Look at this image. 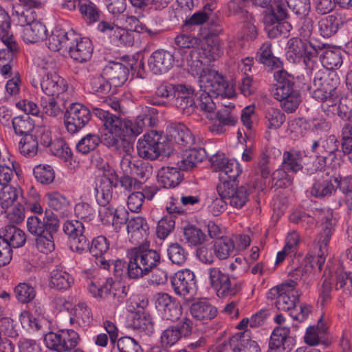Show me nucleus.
Instances as JSON below:
<instances>
[{
    "mask_svg": "<svg viewBox=\"0 0 352 352\" xmlns=\"http://www.w3.org/2000/svg\"><path fill=\"white\" fill-rule=\"evenodd\" d=\"M315 215L321 222L322 230L318 237L319 252L326 253L331 235L336 224V219L333 216V212L329 208L317 210Z\"/></svg>",
    "mask_w": 352,
    "mask_h": 352,
    "instance_id": "4468645a",
    "label": "nucleus"
},
{
    "mask_svg": "<svg viewBox=\"0 0 352 352\" xmlns=\"http://www.w3.org/2000/svg\"><path fill=\"white\" fill-rule=\"evenodd\" d=\"M265 119L270 129L280 128L285 120V114L278 109L269 107L265 110Z\"/></svg>",
    "mask_w": 352,
    "mask_h": 352,
    "instance_id": "e2e57ef3",
    "label": "nucleus"
},
{
    "mask_svg": "<svg viewBox=\"0 0 352 352\" xmlns=\"http://www.w3.org/2000/svg\"><path fill=\"white\" fill-rule=\"evenodd\" d=\"M33 172L36 179L43 184H51L55 177L54 170L50 165H38Z\"/></svg>",
    "mask_w": 352,
    "mask_h": 352,
    "instance_id": "338daca9",
    "label": "nucleus"
},
{
    "mask_svg": "<svg viewBox=\"0 0 352 352\" xmlns=\"http://www.w3.org/2000/svg\"><path fill=\"white\" fill-rule=\"evenodd\" d=\"M302 155L300 151L292 150L283 153L282 166L296 173L302 168Z\"/></svg>",
    "mask_w": 352,
    "mask_h": 352,
    "instance_id": "de8ad7c7",
    "label": "nucleus"
},
{
    "mask_svg": "<svg viewBox=\"0 0 352 352\" xmlns=\"http://www.w3.org/2000/svg\"><path fill=\"white\" fill-rule=\"evenodd\" d=\"M200 88L217 96L230 97V87L224 77L217 71L206 69L199 76Z\"/></svg>",
    "mask_w": 352,
    "mask_h": 352,
    "instance_id": "f8f14e48",
    "label": "nucleus"
},
{
    "mask_svg": "<svg viewBox=\"0 0 352 352\" xmlns=\"http://www.w3.org/2000/svg\"><path fill=\"white\" fill-rule=\"evenodd\" d=\"M14 294L16 300L22 303L32 302L36 296L35 289L30 284L21 283L14 288Z\"/></svg>",
    "mask_w": 352,
    "mask_h": 352,
    "instance_id": "5fc2aeb1",
    "label": "nucleus"
},
{
    "mask_svg": "<svg viewBox=\"0 0 352 352\" xmlns=\"http://www.w3.org/2000/svg\"><path fill=\"white\" fill-rule=\"evenodd\" d=\"M286 56L287 60L292 63L299 62L301 58L310 60L318 55V48L311 42L309 45L298 37H293L288 40L287 43Z\"/></svg>",
    "mask_w": 352,
    "mask_h": 352,
    "instance_id": "ddd939ff",
    "label": "nucleus"
},
{
    "mask_svg": "<svg viewBox=\"0 0 352 352\" xmlns=\"http://www.w3.org/2000/svg\"><path fill=\"white\" fill-rule=\"evenodd\" d=\"M79 12L87 23L91 24L100 19V11L99 8L89 0H82Z\"/></svg>",
    "mask_w": 352,
    "mask_h": 352,
    "instance_id": "09e8293b",
    "label": "nucleus"
},
{
    "mask_svg": "<svg viewBox=\"0 0 352 352\" xmlns=\"http://www.w3.org/2000/svg\"><path fill=\"white\" fill-rule=\"evenodd\" d=\"M57 231L58 230H54V231L47 230L43 234L36 236V245L40 252L47 254L54 250L55 244L53 234Z\"/></svg>",
    "mask_w": 352,
    "mask_h": 352,
    "instance_id": "4d7b16f0",
    "label": "nucleus"
},
{
    "mask_svg": "<svg viewBox=\"0 0 352 352\" xmlns=\"http://www.w3.org/2000/svg\"><path fill=\"white\" fill-rule=\"evenodd\" d=\"M170 136L175 143L186 147L200 146L201 140L196 138L185 125L178 123L173 124L168 127Z\"/></svg>",
    "mask_w": 352,
    "mask_h": 352,
    "instance_id": "bb28decb",
    "label": "nucleus"
},
{
    "mask_svg": "<svg viewBox=\"0 0 352 352\" xmlns=\"http://www.w3.org/2000/svg\"><path fill=\"white\" fill-rule=\"evenodd\" d=\"M274 78L276 82L273 92L274 98L280 102L285 111H295L301 102V97L299 91L294 87V78L284 69L275 72Z\"/></svg>",
    "mask_w": 352,
    "mask_h": 352,
    "instance_id": "7ed1b4c3",
    "label": "nucleus"
},
{
    "mask_svg": "<svg viewBox=\"0 0 352 352\" xmlns=\"http://www.w3.org/2000/svg\"><path fill=\"white\" fill-rule=\"evenodd\" d=\"M73 283L71 276L65 271L56 269L52 271L50 287L57 290H66Z\"/></svg>",
    "mask_w": 352,
    "mask_h": 352,
    "instance_id": "a18cd8bd",
    "label": "nucleus"
},
{
    "mask_svg": "<svg viewBox=\"0 0 352 352\" xmlns=\"http://www.w3.org/2000/svg\"><path fill=\"white\" fill-rule=\"evenodd\" d=\"M340 142L335 135H329L320 141V153H322L331 160L337 158L339 152Z\"/></svg>",
    "mask_w": 352,
    "mask_h": 352,
    "instance_id": "6e6d98bb",
    "label": "nucleus"
},
{
    "mask_svg": "<svg viewBox=\"0 0 352 352\" xmlns=\"http://www.w3.org/2000/svg\"><path fill=\"white\" fill-rule=\"evenodd\" d=\"M258 61L272 68H280L282 63L279 58L273 55L272 50V43L269 41L265 42L258 49L257 52Z\"/></svg>",
    "mask_w": 352,
    "mask_h": 352,
    "instance_id": "ea45409f",
    "label": "nucleus"
},
{
    "mask_svg": "<svg viewBox=\"0 0 352 352\" xmlns=\"http://www.w3.org/2000/svg\"><path fill=\"white\" fill-rule=\"evenodd\" d=\"M131 326L133 329L140 333H144L147 336L151 335L154 331V325L151 316L144 314L135 313L133 316Z\"/></svg>",
    "mask_w": 352,
    "mask_h": 352,
    "instance_id": "49530a36",
    "label": "nucleus"
},
{
    "mask_svg": "<svg viewBox=\"0 0 352 352\" xmlns=\"http://www.w3.org/2000/svg\"><path fill=\"white\" fill-rule=\"evenodd\" d=\"M0 39L6 47L0 49V72L6 76L10 73L13 59L19 52V46L12 33L2 34Z\"/></svg>",
    "mask_w": 352,
    "mask_h": 352,
    "instance_id": "f3484780",
    "label": "nucleus"
},
{
    "mask_svg": "<svg viewBox=\"0 0 352 352\" xmlns=\"http://www.w3.org/2000/svg\"><path fill=\"white\" fill-rule=\"evenodd\" d=\"M127 232L133 243H140L148 235V226L142 217H132L127 221Z\"/></svg>",
    "mask_w": 352,
    "mask_h": 352,
    "instance_id": "c756f323",
    "label": "nucleus"
},
{
    "mask_svg": "<svg viewBox=\"0 0 352 352\" xmlns=\"http://www.w3.org/2000/svg\"><path fill=\"white\" fill-rule=\"evenodd\" d=\"M296 285L295 281L291 280L270 290V294L277 295L275 305L278 309L292 312L296 308L300 296L299 291L295 288Z\"/></svg>",
    "mask_w": 352,
    "mask_h": 352,
    "instance_id": "1a4fd4ad",
    "label": "nucleus"
},
{
    "mask_svg": "<svg viewBox=\"0 0 352 352\" xmlns=\"http://www.w3.org/2000/svg\"><path fill=\"white\" fill-rule=\"evenodd\" d=\"M177 85L169 83H163L157 87L155 94L145 97L148 104L155 106H167L166 100L172 96L175 97Z\"/></svg>",
    "mask_w": 352,
    "mask_h": 352,
    "instance_id": "72a5a7b5",
    "label": "nucleus"
},
{
    "mask_svg": "<svg viewBox=\"0 0 352 352\" xmlns=\"http://www.w3.org/2000/svg\"><path fill=\"white\" fill-rule=\"evenodd\" d=\"M252 341L250 332L244 331L232 336L225 346L230 352H246L248 351L249 342Z\"/></svg>",
    "mask_w": 352,
    "mask_h": 352,
    "instance_id": "4c0bfd02",
    "label": "nucleus"
},
{
    "mask_svg": "<svg viewBox=\"0 0 352 352\" xmlns=\"http://www.w3.org/2000/svg\"><path fill=\"white\" fill-rule=\"evenodd\" d=\"M171 285L176 294L185 296L196 289L195 275L187 269L178 271L171 278Z\"/></svg>",
    "mask_w": 352,
    "mask_h": 352,
    "instance_id": "5701e85b",
    "label": "nucleus"
},
{
    "mask_svg": "<svg viewBox=\"0 0 352 352\" xmlns=\"http://www.w3.org/2000/svg\"><path fill=\"white\" fill-rule=\"evenodd\" d=\"M128 74L129 69L122 63L117 62L109 63L103 70L104 78L116 87L126 82Z\"/></svg>",
    "mask_w": 352,
    "mask_h": 352,
    "instance_id": "c85d7f7f",
    "label": "nucleus"
},
{
    "mask_svg": "<svg viewBox=\"0 0 352 352\" xmlns=\"http://www.w3.org/2000/svg\"><path fill=\"white\" fill-rule=\"evenodd\" d=\"M73 33V30L65 32L63 30H56L50 35L46 45L52 51L58 52L63 50V52H67V49L71 43L70 41H74L72 37Z\"/></svg>",
    "mask_w": 352,
    "mask_h": 352,
    "instance_id": "473e14b6",
    "label": "nucleus"
},
{
    "mask_svg": "<svg viewBox=\"0 0 352 352\" xmlns=\"http://www.w3.org/2000/svg\"><path fill=\"white\" fill-rule=\"evenodd\" d=\"M316 47L318 53L319 51H322L320 59L322 65L327 69L326 70L334 71L342 65V56L340 48L329 46L327 47L324 44L316 45Z\"/></svg>",
    "mask_w": 352,
    "mask_h": 352,
    "instance_id": "cd10ccee",
    "label": "nucleus"
},
{
    "mask_svg": "<svg viewBox=\"0 0 352 352\" xmlns=\"http://www.w3.org/2000/svg\"><path fill=\"white\" fill-rule=\"evenodd\" d=\"M290 330L288 327H276L270 337L269 347L271 350L285 352L286 342Z\"/></svg>",
    "mask_w": 352,
    "mask_h": 352,
    "instance_id": "79ce46f5",
    "label": "nucleus"
},
{
    "mask_svg": "<svg viewBox=\"0 0 352 352\" xmlns=\"http://www.w3.org/2000/svg\"><path fill=\"white\" fill-rule=\"evenodd\" d=\"M38 141L32 135L24 136L19 142L20 153L26 157H34L38 151Z\"/></svg>",
    "mask_w": 352,
    "mask_h": 352,
    "instance_id": "052dcab7",
    "label": "nucleus"
},
{
    "mask_svg": "<svg viewBox=\"0 0 352 352\" xmlns=\"http://www.w3.org/2000/svg\"><path fill=\"white\" fill-rule=\"evenodd\" d=\"M175 63V57L169 51L157 50L150 56L148 63L150 70L155 74L168 72Z\"/></svg>",
    "mask_w": 352,
    "mask_h": 352,
    "instance_id": "393cba45",
    "label": "nucleus"
},
{
    "mask_svg": "<svg viewBox=\"0 0 352 352\" xmlns=\"http://www.w3.org/2000/svg\"><path fill=\"white\" fill-rule=\"evenodd\" d=\"M47 32L45 25L43 23L36 21L23 28L22 37L25 43H34L45 38Z\"/></svg>",
    "mask_w": 352,
    "mask_h": 352,
    "instance_id": "c9c22d12",
    "label": "nucleus"
},
{
    "mask_svg": "<svg viewBox=\"0 0 352 352\" xmlns=\"http://www.w3.org/2000/svg\"><path fill=\"white\" fill-rule=\"evenodd\" d=\"M177 167L162 168L159 172L158 182L164 188H170L177 186L182 181V177Z\"/></svg>",
    "mask_w": 352,
    "mask_h": 352,
    "instance_id": "58836bf2",
    "label": "nucleus"
},
{
    "mask_svg": "<svg viewBox=\"0 0 352 352\" xmlns=\"http://www.w3.org/2000/svg\"><path fill=\"white\" fill-rule=\"evenodd\" d=\"M52 153L65 162H70L72 160V152L68 144L63 139L55 140L50 146Z\"/></svg>",
    "mask_w": 352,
    "mask_h": 352,
    "instance_id": "bf43d9fd",
    "label": "nucleus"
},
{
    "mask_svg": "<svg viewBox=\"0 0 352 352\" xmlns=\"http://www.w3.org/2000/svg\"><path fill=\"white\" fill-rule=\"evenodd\" d=\"M195 89L191 86L177 85L173 101L174 106L183 114L189 116L195 111Z\"/></svg>",
    "mask_w": 352,
    "mask_h": 352,
    "instance_id": "b1692460",
    "label": "nucleus"
},
{
    "mask_svg": "<svg viewBox=\"0 0 352 352\" xmlns=\"http://www.w3.org/2000/svg\"><path fill=\"white\" fill-rule=\"evenodd\" d=\"M155 307L166 320L175 321L179 319L182 314L180 303L166 293L156 294Z\"/></svg>",
    "mask_w": 352,
    "mask_h": 352,
    "instance_id": "aec40b11",
    "label": "nucleus"
},
{
    "mask_svg": "<svg viewBox=\"0 0 352 352\" xmlns=\"http://www.w3.org/2000/svg\"><path fill=\"white\" fill-rule=\"evenodd\" d=\"M186 61L188 69L193 76L201 75L203 71L206 70L203 69V66L208 64L201 52L197 50H193L190 52L187 56Z\"/></svg>",
    "mask_w": 352,
    "mask_h": 352,
    "instance_id": "8fccbe9b",
    "label": "nucleus"
},
{
    "mask_svg": "<svg viewBox=\"0 0 352 352\" xmlns=\"http://www.w3.org/2000/svg\"><path fill=\"white\" fill-rule=\"evenodd\" d=\"M207 274L210 285L220 298L234 296L241 290L242 282L230 276L219 267H209Z\"/></svg>",
    "mask_w": 352,
    "mask_h": 352,
    "instance_id": "423d86ee",
    "label": "nucleus"
},
{
    "mask_svg": "<svg viewBox=\"0 0 352 352\" xmlns=\"http://www.w3.org/2000/svg\"><path fill=\"white\" fill-rule=\"evenodd\" d=\"M101 142V139L98 135L89 133L78 142L76 149L79 152L86 154L94 151Z\"/></svg>",
    "mask_w": 352,
    "mask_h": 352,
    "instance_id": "69168bd1",
    "label": "nucleus"
},
{
    "mask_svg": "<svg viewBox=\"0 0 352 352\" xmlns=\"http://www.w3.org/2000/svg\"><path fill=\"white\" fill-rule=\"evenodd\" d=\"M175 218L171 215L164 216L157 223L156 234L159 239H165L175 228Z\"/></svg>",
    "mask_w": 352,
    "mask_h": 352,
    "instance_id": "774afa93",
    "label": "nucleus"
},
{
    "mask_svg": "<svg viewBox=\"0 0 352 352\" xmlns=\"http://www.w3.org/2000/svg\"><path fill=\"white\" fill-rule=\"evenodd\" d=\"M90 111L80 103H72L65 113V124L72 134L78 132L90 120Z\"/></svg>",
    "mask_w": 352,
    "mask_h": 352,
    "instance_id": "9d476101",
    "label": "nucleus"
},
{
    "mask_svg": "<svg viewBox=\"0 0 352 352\" xmlns=\"http://www.w3.org/2000/svg\"><path fill=\"white\" fill-rule=\"evenodd\" d=\"M93 113L102 121L104 129L111 134H115L118 137H130L141 133L142 122L133 124L131 120H122L118 116L101 108H94Z\"/></svg>",
    "mask_w": 352,
    "mask_h": 352,
    "instance_id": "20e7f679",
    "label": "nucleus"
},
{
    "mask_svg": "<svg viewBox=\"0 0 352 352\" xmlns=\"http://www.w3.org/2000/svg\"><path fill=\"white\" fill-rule=\"evenodd\" d=\"M80 340L78 333L73 329H62L45 334L46 346L56 352H69L76 347Z\"/></svg>",
    "mask_w": 352,
    "mask_h": 352,
    "instance_id": "6e6552de",
    "label": "nucleus"
},
{
    "mask_svg": "<svg viewBox=\"0 0 352 352\" xmlns=\"http://www.w3.org/2000/svg\"><path fill=\"white\" fill-rule=\"evenodd\" d=\"M63 231L70 240L73 251L81 253L89 248V240L84 234V226L78 220H67L63 224Z\"/></svg>",
    "mask_w": 352,
    "mask_h": 352,
    "instance_id": "2eb2a0df",
    "label": "nucleus"
},
{
    "mask_svg": "<svg viewBox=\"0 0 352 352\" xmlns=\"http://www.w3.org/2000/svg\"><path fill=\"white\" fill-rule=\"evenodd\" d=\"M199 147L190 148L184 152L182 160L177 164L179 170H189L197 166L206 158L205 149L199 146Z\"/></svg>",
    "mask_w": 352,
    "mask_h": 352,
    "instance_id": "7c9ffc66",
    "label": "nucleus"
},
{
    "mask_svg": "<svg viewBox=\"0 0 352 352\" xmlns=\"http://www.w3.org/2000/svg\"><path fill=\"white\" fill-rule=\"evenodd\" d=\"M340 78L335 71L320 69L314 74L312 82L309 86L311 97L322 103V108L333 107L340 101L338 87Z\"/></svg>",
    "mask_w": 352,
    "mask_h": 352,
    "instance_id": "f257e3e1",
    "label": "nucleus"
},
{
    "mask_svg": "<svg viewBox=\"0 0 352 352\" xmlns=\"http://www.w3.org/2000/svg\"><path fill=\"white\" fill-rule=\"evenodd\" d=\"M210 161L213 168L219 172L220 184L236 183V179L242 172L236 161L228 160L223 154L212 156Z\"/></svg>",
    "mask_w": 352,
    "mask_h": 352,
    "instance_id": "9b49d317",
    "label": "nucleus"
},
{
    "mask_svg": "<svg viewBox=\"0 0 352 352\" xmlns=\"http://www.w3.org/2000/svg\"><path fill=\"white\" fill-rule=\"evenodd\" d=\"M40 85L44 94L43 96H61L66 94L67 98H68V94L66 93V82L55 73H47L44 75Z\"/></svg>",
    "mask_w": 352,
    "mask_h": 352,
    "instance_id": "a878e982",
    "label": "nucleus"
},
{
    "mask_svg": "<svg viewBox=\"0 0 352 352\" xmlns=\"http://www.w3.org/2000/svg\"><path fill=\"white\" fill-rule=\"evenodd\" d=\"M127 276L138 280L148 275L157 269L161 262L159 251L144 245L127 250Z\"/></svg>",
    "mask_w": 352,
    "mask_h": 352,
    "instance_id": "f03ea898",
    "label": "nucleus"
},
{
    "mask_svg": "<svg viewBox=\"0 0 352 352\" xmlns=\"http://www.w3.org/2000/svg\"><path fill=\"white\" fill-rule=\"evenodd\" d=\"M167 254L171 262L178 265L184 263L188 257V252L177 243H171L168 246Z\"/></svg>",
    "mask_w": 352,
    "mask_h": 352,
    "instance_id": "0e129e2a",
    "label": "nucleus"
},
{
    "mask_svg": "<svg viewBox=\"0 0 352 352\" xmlns=\"http://www.w3.org/2000/svg\"><path fill=\"white\" fill-rule=\"evenodd\" d=\"M56 305L60 311L71 310L69 321L71 324L75 322L80 326H87L91 321V311L85 303H79L76 307L73 308L72 304L65 298H56Z\"/></svg>",
    "mask_w": 352,
    "mask_h": 352,
    "instance_id": "6ab92c4d",
    "label": "nucleus"
},
{
    "mask_svg": "<svg viewBox=\"0 0 352 352\" xmlns=\"http://www.w3.org/2000/svg\"><path fill=\"white\" fill-rule=\"evenodd\" d=\"M21 195L19 188L10 185H4L0 190V206L3 209H7L12 206Z\"/></svg>",
    "mask_w": 352,
    "mask_h": 352,
    "instance_id": "3c124183",
    "label": "nucleus"
},
{
    "mask_svg": "<svg viewBox=\"0 0 352 352\" xmlns=\"http://www.w3.org/2000/svg\"><path fill=\"white\" fill-rule=\"evenodd\" d=\"M66 98V94L61 96H41L40 105L46 115L56 118L63 113Z\"/></svg>",
    "mask_w": 352,
    "mask_h": 352,
    "instance_id": "2f4dec72",
    "label": "nucleus"
},
{
    "mask_svg": "<svg viewBox=\"0 0 352 352\" xmlns=\"http://www.w3.org/2000/svg\"><path fill=\"white\" fill-rule=\"evenodd\" d=\"M118 181L113 182L107 177H101L97 179L95 186L96 201L102 208L99 210L100 219L104 224L113 223V215L116 209L108 206L113 197V188L116 187Z\"/></svg>",
    "mask_w": 352,
    "mask_h": 352,
    "instance_id": "0eeeda50",
    "label": "nucleus"
},
{
    "mask_svg": "<svg viewBox=\"0 0 352 352\" xmlns=\"http://www.w3.org/2000/svg\"><path fill=\"white\" fill-rule=\"evenodd\" d=\"M73 41L67 49L69 56L75 61L85 63L90 60L93 53V45L91 40L87 37H81L74 31Z\"/></svg>",
    "mask_w": 352,
    "mask_h": 352,
    "instance_id": "a211bd4d",
    "label": "nucleus"
},
{
    "mask_svg": "<svg viewBox=\"0 0 352 352\" xmlns=\"http://www.w3.org/2000/svg\"><path fill=\"white\" fill-rule=\"evenodd\" d=\"M133 151V144H130L127 148H124L118 153L120 161V168L123 175H131L133 170V166L135 164V161H133L132 152Z\"/></svg>",
    "mask_w": 352,
    "mask_h": 352,
    "instance_id": "680f3d73",
    "label": "nucleus"
},
{
    "mask_svg": "<svg viewBox=\"0 0 352 352\" xmlns=\"http://www.w3.org/2000/svg\"><path fill=\"white\" fill-rule=\"evenodd\" d=\"M190 311L194 318L202 321L211 320L217 314L216 308L206 300L192 303Z\"/></svg>",
    "mask_w": 352,
    "mask_h": 352,
    "instance_id": "e433bc0d",
    "label": "nucleus"
},
{
    "mask_svg": "<svg viewBox=\"0 0 352 352\" xmlns=\"http://www.w3.org/2000/svg\"><path fill=\"white\" fill-rule=\"evenodd\" d=\"M139 156L144 159L155 160L160 155L168 156L170 148L162 133L152 130L139 139L137 143Z\"/></svg>",
    "mask_w": 352,
    "mask_h": 352,
    "instance_id": "39448f33",
    "label": "nucleus"
},
{
    "mask_svg": "<svg viewBox=\"0 0 352 352\" xmlns=\"http://www.w3.org/2000/svg\"><path fill=\"white\" fill-rule=\"evenodd\" d=\"M216 256L221 259L227 258L234 249V243L229 237H220L217 239L213 245Z\"/></svg>",
    "mask_w": 352,
    "mask_h": 352,
    "instance_id": "603ef678",
    "label": "nucleus"
},
{
    "mask_svg": "<svg viewBox=\"0 0 352 352\" xmlns=\"http://www.w3.org/2000/svg\"><path fill=\"white\" fill-rule=\"evenodd\" d=\"M237 183L219 184L217 191L219 196L228 201L231 206L239 209L249 200V193L245 186L237 187Z\"/></svg>",
    "mask_w": 352,
    "mask_h": 352,
    "instance_id": "dca6fc26",
    "label": "nucleus"
},
{
    "mask_svg": "<svg viewBox=\"0 0 352 352\" xmlns=\"http://www.w3.org/2000/svg\"><path fill=\"white\" fill-rule=\"evenodd\" d=\"M220 32V30H203L201 33L202 38L206 42L202 45L201 50L198 51L201 52L208 63L219 58L223 53L219 41L216 38Z\"/></svg>",
    "mask_w": 352,
    "mask_h": 352,
    "instance_id": "4be33fe9",
    "label": "nucleus"
},
{
    "mask_svg": "<svg viewBox=\"0 0 352 352\" xmlns=\"http://www.w3.org/2000/svg\"><path fill=\"white\" fill-rule=\"evenodd\" d=\"M184 240L190 245L197 246L206 241V234L203 231L193 225L184 228Z\"/></svg>",
    "mask_w": 352,
    "mask_h": 352,
    "instance_id": "864d4df0",
    "label": "nucleus"
},
{
    "mask_svg": "<svg viewBox=\"0 0 352 352\" xmlns=\"http://www.w3.org/2000/svg\"><path fill=\"white\" fill-rule=\"evenodd\" d=\"M195 96L197 98L195 109H199L206 113H210L214 111L215 104L212 101L208 91L201 89L199 92L195 94Z\"/></svg>",
    "mask_w": 352,
    "mask_h": 352,
    "instance_id": "13d9d810",
    "label": "nucleus"
},
{
    "mask_svg": "<svg viewBox=\"0 0 352 352\" xmlns=\"http://www.w3.org/2000/svg\"><path fill=\"white\" fill-rule=\"evenodd\" d=\"M333 178L327 175L326 178L317 179L314 184L311 194L316 197H329L336 191Z\"/></svg>",
    "mask_w": 352,
    "mask_h": 352,
    "instance_id": "a19ab883",
    "label": "nucleus"
},
{
    "mask_svg": "<svg viewBox=\"0 0 352 352\" xmlns=\"http://www.w3.org/2000/svg\"><path fill=\"white\" fill-rule=\"evenodd\" d=\"M335 290L342 298L352 294V272L340 271L336 273Z\"/></svg>",
    "mask_w": 352,
    "mask_h": 352,
    "instance_id": "c03bdc74",
    "label": "nucleus"
},
{
    "mask_svg": "<svg viewBox=\"0 0 352 352\" xmlns=\"http://www.w3.org/2000/svg\"><path fill=\"white\" fill-rule=\"evenodd\" d=\"M341 23L340 19L333 14L322 18L318 23L320 34L324 38L332 36L338 32Z\"/></svg>",
    "mask_w": 352,
    "mask_h": 352,
    "instance_id": "37998d69",
    "label": "nucleus"
},
{
    "mask_svg": "<svg viewBox=\"0 0 352 352\" xmlns=\"http://www.w3.org/2000/svg\"><path fill=\"white\" fill-rule=\"evenodd\" d=\"M0 236L9 243L11 248H16L24 245L26 241L25 232L13 225H7L0 230Z\"/></svg>",
    "mask_w": 352,
    "mask_h": 352,
    "instance_id": "f704fd0d",
    "label": "nucleus"
},
{
    "mask_svg": "<svg viewBox=\"0 0 352 352\" xmlns=\"http://www.w3.org/2000/svg\"><path fill=\"white\" fill-rule=\"evenodd\" d=\"M59 227V219L52 212H45L43 219L37 216H30L27 219L28 231L34 236H39L47 230L54 231Z\"/></svg>",
    "mask_w": 352,
    "mask_h": 352,
    "instance_id": "412c9836",
    "label": "nucleus"
}]
</instances>
